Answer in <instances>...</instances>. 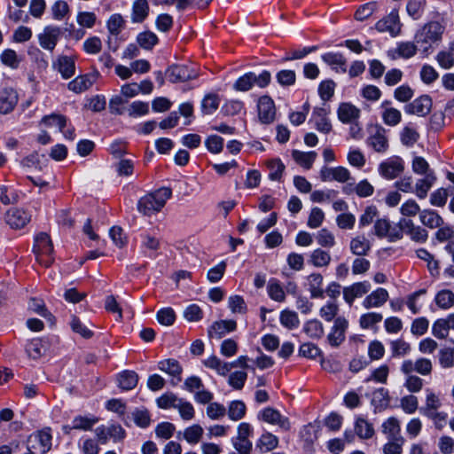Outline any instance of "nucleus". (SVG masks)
I'll return each mask as SVG.
<instances>
[{
	"label": "nucleus",
	"instance_id": "nucleus-34",
	"mask_svg": "<svg viewBox=\"0 0 454 454\" xmlns=\"http://www.w3.org/2000/svg\"><path fill=\"white\" fill-rule=\"evenodd\" d=\"M278 444V437L271 433L265 432L256 442V448L259 449L261 452H268L276 449Z\"/></svg>",
	"mask_w": 454,
	"mask_h": 454
},
{
	"label": "nucleus",
	"instance_id": "nucleus-48",
	"mask_svg": "<svg viewBox=\"0 0 454 454\" xmlns=\"http://www.w3.org/2000/svg\"><path fill=\"white\" fill-rule=\"evenodd\" d=\"M107 29L111 35L117 36L124 28L125 20L121 14H113L107 20Z\"/></svg>",
	"mask_w": 454,
	"mask_h": 454
},
{
	"label": "nucleus",
	"instance_id": "nucleus-16",
	"mask_svg": "<svg viewBox=\"0 0 454 454\" xmlns=\"http://www.w3.org/2000/svg\"><path fill=\"white\" fill-rule=\"evenodd\" d=\"M371 290L368 281L356 282L343 288V299L351 306L356 298H360Z\"/></svg>",
	"mask_w": 454,
	"mask_h": 454
},
{
	"label": "nucleus",
	"instance_id": "nucleus-2",
	"mask_svg": "<svg viewBox=\"0 0 454 454\" xmlns=\"http://www.w3.org/2000/svg\"><path fill=\"white\" fill-rule=\"evenodd\" d=\"M171 196L170 188L161 187L141 197L137 202V209L144 215L151 216L160 212Z\"/></svg>",
	"mask_w": 454,
	"mask_h": 454
},
{
	"label": "nucleus",
	"instance_id": "nucleus-45",
	"mask_svg": "<svg viewBox=\"0 0 454 454\" xmlns=\"http://www.w3.org/2000/svg\"><path fill=\"white\" fill-rule=\"evenodd\" d=\"M441 406L442 402L439 396L432 390L427 389L426 404L425 407L421 409L424 415H427L428 412L437 411Z\"/></svg>",
	"mask_w": 454,
	"mask_h": 454
},
{
	"label": "nucleus",
	"instance_id": "nucleus-14",
	"mask_svg": "<svg viewBox=\"0 0 454 454\" xmlns=\"http://www.w3.org/2000/svg\"><path fill=\"white\" fill-rule=\"evenodd\" d=\"M348 325V322L344 317L335 318L331 332L327 336L328 342L332 347H338L345 340V333Z\"/></svg>",
	"mask_w": 454,
	"mask_h": 454
},
{
	"label": "nucleus",
	"instance_id": "nucleus-51",
	"mask_svg": "<svg viewBox=\"0 0 454 454\" xmlns=\"http://www.w3.org/2000/svg\"><path fill=\"white\" fill-rule=\"evenodd\" d=\"M267 289H268V294L272 300L278 301V302H282L285 301V299H286L285 291L278 280L270 279L268 284Z\"/></svg>",
	"mask_w": 454,
	"mask_h": 454
},
{
	"label": "nucleus",
	"instance_id": "nucleus-5",
	"mask_svg": "<svg viewBox=\"0 0 454 454\" xmlns=\"http://www.w3.org/2000/svg\"><path fill=\"white\" fill-rule=\"evenodd\" d=\"M51 446V434L42 430L31 434L27 440V450L30 454H45Z\"/></svg>",
	"mask_w": 454,
	"mask_h": 454
},
{
	"label": "nucleus",
	"instance_id": "nucleus-8",
	"mask_svg": "<svg viewBox=\"0 0 454 454\" xmlns=\"http://www.w3.org/2000/svg\"><path fill=\"white\" fill-rule=\"evenodd\" d=\"M375 28L380 33H388L391 36L398 35L402 28L398 12L393 10L389 14L383 17L375 24Z\"/></svg>",
	"mask_w": 454,
	"mask_h": 454
},
{
	"label": "nucleus",
	"instance_id": "nucleus-37",
	"mask_svg": "<svg viewBox=\"0 0 454 454\" xmlns=\"http://www.w3.org/2000/svg\"><path fill=\"white\" fill-rule=\"evenodd\" d=\"M434 301L440 309H449L454 305V293L449 289L440 290L435 294Z\"/></svg>",
	"mask_w": 454,
	"mask_h": 454
},
{
	"label": "nucleus",
	"instance_id": "nucleus-61",
	"mask_svg": "<svg viewBox=\"0 0 454 454\" xmlns=\"http://www.w3.org/2000/svg\"><path fill=\"white\" fill-rule=\"evenodd\" d=\"M392 356H404L411 351V346L403 340H393L390 343Z\"/></svg>",
	"mask_w": 454,
	"mask_h": 454
},
{
	"label": "nucleus",
	"instance_id": "nucleus-57",
	"mask_svg": "<svg viewBox=\"0 0 454 454\" xmlns=\"http://www.w3.org/2000/svg\"><path fill=\"white\" fill-rule=\"evenodd\" d=\"M330 262V254L321 249L314 250L310 255V262L316 267H325Z\"/></svg>",
	"mask_w": 454,
	"mask_h": 454
},
{
	"label": "nucleus",
	"instance_id": "nucleus-28",
	"mask_svg": "<svg viewBox=\"0 0 454 454\" xmlns=\"http://www.w3.org/2000/svg\"><path fill=\"white\" fill-rule=\"evenodd\" d=\"M48 342L43 339H33L27 346L26 351L29 357L38 359L43 356L48 349Z\"/></svg>",
	"mask_w": 454,
	"mask_h": 454
},
{
	"label": "nucleus",
	"instance_id": "nucleus-41",
	"mask_svg": "<svg viewBox=\"0 0 454 454\" xmlns=\"http://www.w3.org/2000/svg\"><path fill=\"white\" fill-rule=\"evenodd\" d=\"M304 333L311 339H320L324 334V327L319 320L312 319L303 325Z\"/></svg>",
	"mask_w": 454,
	"mask_h": 454
},
{
	"label": "nucleus",
	"instance_id": "nucleus-32",
	"mask_svg": "<svg viewBox=\"0 0 454 454\" xmlns=\"http://www.w3.org/2000/svg\"><path fill=\"white\" fill-rule=\"evenodd\" d=\"M317 156L316 152H301L299 150L292 152V157L294 161L306 169H309L312 167Z\"/></svg>",
	"mask_w": 454,
	"mask_h": 454
},
{
	"label": "nucleus",
	"instance_id": "nucleus-10",
	"mask_svg": "<svg viewBox=\"0 0 454 454\" xmlns=\"http://www.w3.org/2000/svg\"><path fill=\"white\" fill-rule=\"evenodd\" d=\"M367 144L377 153H386L388 149V139L386 129L380 125L374 126L367 138Z\"/></svg>",
	"mask_w": 454,
	"mask_h": 454
},
{
	"label": "nucleus",
	"instance_id": "nucleus-46",
	"mask_svg": "<svg viewBox=\"0 0 454 454\" xmlns=\"http://www.w3.org/2000/svg\"><path fill=\"white\" fill-rule=\"evenodd\" d=\"M279 320L281 325L288 329L297 328L300 325L297 313L290 309L281 311Z\"/></svg>",
	"mask_w": 454,
	"mask_h": 454
},
{
	"label": "nucleus",
	"instance_id": "nucleus-22",
	"mask_svg": "<svg viewBox=\"0 0 454 454\" xmlns=\"http://www.w3.org/2000/svg\"><path fill=\"white\" fill-rule=\"evenodd\" d=\"M237 327L234 320H221L214 323L208 329L209 338L221 339L230 332H233Z\"/></svg>",
	"mask_w": 454,
	"mask_h": 454
},
{
	"label": "nucleus",
	"instance_id": "nucleus-27",
	"mask_svg": "<svg viewBox=\"0 0 454 454\" xmlns=\"http://www.w3.org/2000/svg\"><path fill=\"white\" fill-rule=\"evenodd\" d=\"M360 110L349 103H342L338 108V118L343 123H348L358 119Z\"/></svg>",
	"mask_w": 454,
	"mask_h": 454
},
{
	"label": "nucleus",
	"instance_id": "nucleus-60",
	"mask_svg": "<svg viewBox=\"0 0 454 454\" xmlns=\"http://www.w3.org/2000/svg\"><path fill=\"white\" fill-rule=\"evenodd\" d=\"M132 418L135 424L142 428L149 427L151 424V416L146 409H137L132 412Z\"/></svg>",
	"mask_w": 454,
	"mask_h": 454
},
{
	"label": "nucleus",
	"instance_id": "nucleus-38",
	"mask_svg": "<svg viewBox=\"0 0 454 454\" xmlns=\"http://www.w3.org/2000/svg\"><path fill=\"white\" fill-rule=\"evenodd\" d=\"M67 119L65 115L59 114H51L43 117L41 123L47 128H57L59 131L67 126Z\"/></svg>",
	"mask_w": 454,
	"mask_h": 454
},
{
	"label": "nucleus",
	"instance_id": "nucleus-33",
	"mask_svg": "<svg viewBox=\"0 0 454 454\" xmlns=\"http://www.w3.org/2000/svg\"><path fill=\"white\" fill-rule=\"evenodd\" d=\"M450 314L444 318L437 319L432 326V333L437 339H446L450 330Z\"/></svg>",
	"mask_w": 454,
	"mask_h": 454
},
{
	"label": "nucleus",
	"instance_id": "nucleus-30",
	"mask_svg": "<svg viewBox=\"0 0 454 454\" xmlns=\"http://www.w3.org/2000/svg\"><path fill=\"white\" fill-rule=\"evenodd\" d=\"M118 386L124 391L136 387L138 382V375L134 371H124L118 375Z\"/></svg>",
	"mask_w": 454,
	"mask_h": 454
},
{
	"label": "nucleus",
	"instance_id": "nucleus-44",
	"mask_svg": "<svg viewBox=\"0 0 454 454\" xmlns=\"http://www.w3.org/2000/svg\"><path fill=\"white\" fill-rule=\"evenodd\" d=\"M421 223L427 227H440L442 223V218L433 210H423L420 212Z\"/></svg>",
	"mask_w": 454,
	"mask_h": 454
},
{
	"label": "nucleus",
	"instance_id": "nucleus-21",
	"mask_svg": "<svg viewBox=\"0 0 454 454\" xmlns=\"http://www.w3.org/2000/svg\"><path fill=\"white\" fill-rule=\"evenodd\" d=\"M388 297V292L386 289L377 288L363 300L362 305L365 309L380 308L387 302Z\"/></svg>",
	"mask_w": 454,
	"mask_h": 454
},
{
	"label": "nucleus",
	"instance_id": "nucleus-18",
	"mask_svg": "<svg viewBox=\"0 0 454 454\" xmlns=\"http://www.w3.org/2000/svg\"><path fill=\"white\" fill-rule=\"evenodd\" d=\"M19 101V96L12 88H3L0 90V114H8L12 113Z\"/></svg>",
	"mask_w": 454,
	"mask_h": 454
},
{
	"label": "nucleus",
	"instance_id": "nucleus-36",
	"mask_svg": "<svg viewBox=\"0 0 454 454\" xmlns=\"http://www.w3.org/2000/svg\"><path fill=\"white\" fill-rule=\"evenodd\" d=\"M370 249L371 243L364 237L358 236L356 238L352 239L350 241V250L356 255H366Z\"/></svg>",
	"mask_w": 454,
	"mask_h": 454
},
{
	"label": "nucleus",
	"instance_id": "nucleus-23",
	"mask_svg": "<svg viewBox=\"0 0 454 454\" xmlns=\"http://www.w3.org/2000/svg\"><path fill=\"white\" fill-rule=\"evenodd\" d=\"M95 82V77L91 74L78 75L68 82L67 88L74 93H82L89 90Z\"/></svg>",
	"mask_w": 454,
	"mask_h": 454
},
{
	"label": "nucleus",
	"instance_id": "nucleus-26",
	"mask_svg": "<svg viewBox=\"0 0 454 454\" xmlns=\"http://www.w3.org/2000/svg\"><path fill=\"white\" fill-rule=\"evenodd\" d=\"M435 180L436 176L434 172H428L423 178L419 179L416 182L414 190L417 197L419 199H425Z\"/></svg>",
	"mask_w": 454,
	"mask_h": 454
},
{
	"label": "nucleus",
	"instance_id": "nucleus-3",
	"mask_svg": "<svg viewBox=\"0 0 454 454\" xmlns=\"http://www.w3.org/2000/svg\"><path fill=\"white\" fill-rule=\"evenodd\" d=\"M34 252L36 254V260L44 267L52 264L54 257L53 244L47 232H40L35 239Z\"/></svg>",
	"mask_w": 454,
	"mask_h": 454
},
{
	"label": "nucleus",
	"instance_id": "nucleus-11",
	"mask_svg": "<svg viewBox=\"0 0 454 454\" xmlns=\"http://www.w3.org/2000/svg\"><path fill=\"white\" fill-rule=\"evenodd\" d=\"M61 28L57 26H46L38 35L40 46L49 51H53L61 37Z\"/></svg>",
	"mask_w": 454,
	"mask_h": 454
},
{
	"label": "nucleus",
	"instance_id": "nucleus-58",
	"mask_svg": "<svg viewBox=\"0 0 454 454\" xmlns=\"http://www.w3.org/2000/svg\"><path fill=\"white\" fill-rule=\"evenodd\" d=\"M424 6L425 0H410L406 5V11L413 20H419L423 14Z\"/></svg>",
	"mask_w": 454,
	"mask_h": 454
},
{
	"label": "nucleus",
	"instance_id": "nucleus-62",
	"mask_svg": "<svg viewBox=\"0 0 454 454\" xmlns=\"http://www.w3.org/2000/svg\"><path fill=\"white\" fill-rule=\"evenodd\" d=\"M83 51L88 54H98L102 50L101 39L98 36H90L87 38L82 44Z\"/></svg>",
	"mask_w": 454,
	"mask_h": 454
},
{
	"label": "nucleus",
	"instance_id": "nucleus-1",
	"mask_svg": "<svg viewBox=\"0 0 454 454\" xmlns=\"http://www.w3.org/2000/svg\"><path fill=\"white\" fill-rule=\"evenodd\" d=\"M445 31V26L438 20L429 21L418 30L415 35V42L421 54L427 57L434 51V45L438 44Z\"/></svg>",
	"mask_w": 454,
	"mask_h": 454
},
{
	"label": "nucleus",
	"instance_id": "nucleus-49",
	"mask_svg": "<svg viewBox=\"0 0 454 454\" xmlns=\"http://www.w3.org/2000/svg\"><path fill=\"white\" fill-rule=\"evenodd\" d=\"M382 433L385 434L388 440L398 438L400 433L399 421L395 418H389L382 424Z\"/></svg>",
	"mask_w": 454,
	"mask_h": 454
},
{
	"label": "nucleus",
	"instance_id": "nucleus-24",
	"mask_svg": "<svg viewBox=\"0 0 454 454\" xmlns=\"http://www.w3.org/2000/svg\"><path fill=\"white\" fill-rule=\"evenodd\" d=\"M323 61L330 66L333 69L341 73H346V59L341 53L339 52H327L321 56Z\"/></svg>",
	"mask_w": 454,
	"mask_h": 454
},
{
	"label": "nucleus",
	"instance_id": "nucleus-43",
	"mask_svg": "<svg viewBox=\"0 0 454 454\" xmlns=\"http://www.w3.org/2000/svg\"><path fill=\"white\" fill-rule=\"evenodd\" d=\"M204 429L201 426L194 424L184 431V438L190 444H197L202 438Z\"/></svg>",
	"mask_w": 454,
	"mask_h": 454
},
{
	"label": "nucleus",
	"instance_id": "nucleus-6",
	"mask_svg": "<svg viewBox=\"0 0 454 454\" xmlns=\"http://www.w3.org/2000/svg\"><path fill=\"white\" fill-rule=\"evenodd\" d=\"M258 418L266 423L278 427L282 431L287 432L291 429L289 419L272 407L262 410L258 414Z\"/></svg>",
	"mask_w": 454,
	"mask_h": 454
},
{
	"label": "nucleus",
	"instance_id": "nucleus-20",
	"mask_svg": "<svg viewBox=\"0 0 454 454\" xmlns=\"http://www.w3.org/2000/svg\"><path fill=\"white\" fill-rule=\"evenodd\" d=\"M362 225H370L374 223V227H390V223L386 218L379 217V211L373 205L368 206L360 217Z\"/></svg>",
	"mask_w": 454,
	"mask_h": 454
},
{
	"label": "nucleus",
	"instance_id": "nucleus-56",
	"mask_svg": "<svg viewBox=\"0 0 454 454\" xmlns=\"http://www.w3.org/2000/svg\"><path fill=\"white\" fill-rule=\"evenodd\" d=\"M246 414V405L242 401H233L228 408V415L231 420L241 419Z\"/></svg>",
	"mask_w": 454,
	"mask_h": 454
},
{
	"label": "nucleus",
	"instance_id": "nucleus-35",
	"mask_svg": "<svg viewBox=\"0 0 454 454\" xmlns=\"http://www.w3.org/2000/svg\"><path fill=\"white\" fill-rule=\"evenodd\" d=\"M149 13V4L146 0H136L132 6L131 19L133 22H142Z\"/></svg>",
	"mask_w": 454,
	"mask_h": 454
},
{
	"label": "nucleus",
	"instance_id": "nucleus-54",
	"mask_svg": "<svg viewBox=\"0 0 454 454\" xmlns=\"http://www.w3.org/2000/svg\"><path fill=\"white\" fill-rule=\"evenodd\" d=\"M176 409L178 411L180 417L184 420L189 421L195 417L193 405L183 398L180 399Z\"/></svg>",
	"mask_w": 454,
	"mask_h": 454
},
{
	"label": "nucleus",
	"instance_id": "nucleus-47",
	"mask_svg": "<svg viewBox=\"0 0 454 454\" xmlns=\"http://www.w3.org/2000/svg\"><path fill=\"white\" fill-rule=\"evenodd\" d=\"M383 319L381 313L367 312L361 315L359 318V325L362 329H370L375 325L380 323Z\"/></svg>",
	"mask_w": 454,
	"mask_h": 454
},
{
	"label": "nucleus",
	"instance_id": "nucleus-9",
	"mask_svg": "<svg viewBox=\"0 0 454 454\" xmlns=\"http://www.w3.org/2000/svg\"><path fill=\"white\" fill-rule=\"evenodd\" d=\"M403 169V160L398 156L388 158L379 165L380 175L388 180L397 177Z\"/></svg>",
	"mask_w": 454,
	"mask_h": 454
},
{
	"label": "nucleus",
	"instance_id": "nucleus-25",
	"mask_svg": "<svg viewBox=\"0 0 454 454\" xmlns=\"http://www.w3.org/2000/svg\"><path fill=\"white\" fill-rule=\"evenodd\" d=\"M310 297L324 298L325 290L323 288V276L319 273H312L307 278Z\"/></svg>",
	"mask_w": 454,
	"mask_h": 454
},
{
	"label": "nucleus",
	"instance_id": "nucleus-7",
	"mask_svg": "<svg viewBox=\"0 0 454 454\" xmlns=\"http://www.w3.org/2000/svg\"><path fill=\"white\" fill-rule=\"evenodd\" d=\"M329 113V106L324 104L323 106H317L313 109L309 119V122L314 124L315 129L324 134H328L333 129L332 123L328 118Z\"/></svg>",
	"mask_w": 454,
	"mask_h": 454
},
{
	"label": "nucleus",
	"instance_id": "nucleus-4",
	"mask_svg": "<svg viewBox=\"0 0 454 454\" xmlns=\"http://www.w3.org/2000/svg\"><path fill=\"white\" fill-rule=\"evenodd\" d=\"M404 229H376V235L388 242H395L403 236ZM406 234L415 241L422 242L427 238V229H405Z\"/></svg>",
	"mask_w": 454,
	"mask_h": 454
},
{
	"label": "nucleus",
	"instance_id": "nucleus-50",
	"mask_svg": "<svg viewBox=\"0 0 454 454\" xmlns=\"http://www.w3.org/2000/svg\"><path fill=\"white\" fill-rule=\"evenodd\" d=\"M381 118L386 125L394 127L400 123L402 120V114L395 107L388 108L381 111Z\"/></svg>",
	"mask_w": 454,
	"mask_h": 454
},
{
	"label": "nucleus",
	"instance_id": "nucleus-53",
	"mask_svg": "<svg viewBox=\"0 0 454 454\" xmlns=\"http://www.w3.org/2000/svg\"><path fill=\"white\" fill-rule=\"evenodd\" d=\"M181 398L177 397L175 394L168 392L156 399L157 406L160 409L176 408V405Z\"/></svg>",
	"mask_w": 454,
	"mask_h": 454
},
{
	"label": "nucleus",
	"instance_id": "nucleus-12",
	"mask_svg": "<svg viewBox=\"0 0 454 454\" xmlns=\"http://www.w3.org/2000/svg\"><path fill=\"white\" fill-rule=\"evenodd\" d=\"M167 76L171 82H184L198 76L196 70L188 65H172L167 70Z\"/></svg>",
	"mask_w": 454,
	"mask_h": 454
},
{
	"label": "nucleus",
	"instance_id": "nucleus-19",
	"mask_svg": "<svg viewBox=\"0 0 454 454\" xmlns=\"http://www.w3.org/2000/svg\"><path fill=\"white\" fill-rule=\"evenodd\" d=\"M31 215L22 208L12 207L9 209L4 216L6 224L11 227H25L29 223Z\"/></svg>",
	"mask_w": 454,
	"mask_h": 454
},
{
	"label": "nucleus",
	"instance_id": "nucleus-59",
	"mask_svg": "<svg viewBox=\"0 0 454 454\" xmlns=\"http://www.w3.org/2000/svg\"><path fill=\"white\" fill-rule=\"evenodd\" d=\"M418 49L419 46L416 43L402 42L398 43L396 51L399 57L403 59H410L416 54Z\"/></svg>",
	"mask_w": 454,
	"mask_h": 454
},
{
	"label": "nucleus",
	"instance_id": "nucleus-31",
	"mask_svg": "<svg viewBox=\"0 0 454 454\" xmlns=\"http://www.w3.org/2000/svg\"><path fill=\"white\" fill-rule=\"evenodd\" d=\"M202 364L207 368L215 370L221 376H226L230 372L229 363L222 361L215 355L210 356L207 359H204Z\"/></svg>",
	"mask_w": 454,
	"mask_h": 454
},
{
	"label": "nucleus",
	"instance_id": "nucleus-15",
	"mask_svg": "<svg viewBox=\"0 0 454 454\" xmlns=\"http://www.w3.org/2000/svg\"><path fill=\"white\" fill-rule=\"evenodd\" d=\"M257 108L261 122L270 124L275 120L276 108L273 100L270 97H261L258 101Z\"/></svg>",
	"mask_w": 454,
	"mask_h": 454
},
{
	"label": "nucleus",
	"instance_id": "nucleus-40",
	"mask_svg": "<svg viewBox=\"0 0 454 454\" xmlns=\"http://www.w3.org/2000/svg\"><path fill=\"white\" fill-rule=\"evenodd\" d=\"M355 431L361 439H370L374 434L372 425L364 418L356 419Z\"/></svg>",
	"mask_w": 454,
	"mask_h": 454
},
{
	"label": "nucleus",
	"instance_id": "nucleus-39",
	"mask_svg": "<svg viewBox=\"0 0 454 454\" xmlns=\"http://www.w3.org/2000/svg\"><path fill=\"white\" fill-rule=\"evenodd\" d=\"M372 403L380 411L385 410L389 404L388 390L380 387L372 393Z\"/></svg>",
	"mask_w": 454,
	"mask_h": 454
},
{
	"label": "nucleus",
	"instance_id": "nucleus-52",
	"mask_svg": "<svg viewBox=\"0 0 454 454\" xmlns=\"http://www.w3.org/2000/svg\"><path fill=\"white\" fill-rule=\"evenodd\" d=\"M255 74L249 72L240 76L233 84V88L239 91H247L254 84Z\"/></svg>",
	"mask_w": 454,
	"mask_h": 454
},
{
	"label": "nucleus",
	"instance_id": "nucleus-13",
	"mask_svg": "<svg viewBox=\"0 0 454 454\" xmlns=\"http://www.w3.org/2000/svg\"><path fill=\"white\" fill-rule=\"evenodd\" d=\"M52 67L60 74L63 79H69L75 74V57L59 55L53 60Z\"/></svg>",
	"mask_w": 454,
	"mask_h": 454
},
{
	"label": "nucleus",
	"instance_id": "nucleus-17",
	"mask_svg": "<svg viewBox=\"0 0 454 454\" xmlns=\"http://www.w3.org/2000/svg\"><path fill=\"white\" fill-rule=\"evenodd\" d=\"M432 99L427 95H423L406 105L404 110L409 114L426 116L432 109Z\"/></svg>",
	"mask_w": 454,
	"mask_h": 454
},
{
	"label": "nucleus",
	"instance_id": "nucleus-64",
	"mask_svg": "<svg viewBox=\"0 0 454 454\" xmlns=\"http://www.w3.org/2000/svg\"><path fill=\"white\" fill-rule=\"evenodd\" d=\"M404 439L399 436L396 439L389 440L383 447L384 454H402Z\"/></svg>",
	"mask_w": 454,
	"mask_h": 454
},
{
	"label": "nucleus",
	"instance_id": "nucleus-42",
	"mask_svg": "<svg viewBox=\"0 0 454 454\" xmlns=\"http://www.w3.org/2000/svg\"><path fill=\"white\" fill-rule=\"evenodd\" d=\"M98 419L95 416H76L73 419V427L75 430L89 431L98 423Z\"/></svg>",
	"mask_w": 454,
	"mask_h": 454
},
{
	"label": "nucleus",
	"instance_id": "nucleus-55",
	"mask_svg": "<svg viewBox=\"0 0 454 454\" xmlns=\"http://www.w3.org/2000/svg\"><path fill=\"white\" fill-rule=\"evenodd\" d=\"M137 42L140 47L151 50L158 43V37L154 33L145 31L138 34Z\"/></svg>",
	"mask_w": 454,
	"mask_h": 454
},
{
	"label": "nucleus",
	"instance_id": "nucleus-29",
	"mask_svg": "<svg viewBox=\"0 0 454 454\" xmlns=\"http://www.w3.org/2000/svg\"><path fill=\"white\" fill-rule=\"evenodd\" d=\"M158 368L160 371L172 376L176 377L177 380H181V373L183 372L182 366L176 359H165L158 363Z\"/></svg>",
	"mask_w": 454,
	"mask_h": 454
},
{
	"label": "nucleus",
	"instance_id": "nucleus-63",
	"mask_svg": "<svg viewBox=\"0 0 454 454\" xmlns=\"http://www.w3.org/2000/svg\"><path fill=\"white\" fill-rule=\"evenodd\" d=\"M219 106V98L216 95H207L201 103V109L205 114H213Z\"/></svg>",
	"mask_w": 454,
	"mask_h": 454
}]
</instances>
